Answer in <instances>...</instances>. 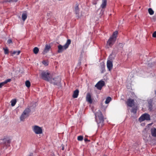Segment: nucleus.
<instances>
[{
    "instance_id": "6ab92c4d",
    "label": "nucleus",
    "mask_w": 156,
    "mask_h": 156,
    "mask_svg": "<svg viewBox=\"0 0 156 156\" xmlns=\"http://www.w3.org/2000/svg\"><path fill=\"white\" fill-rule=\"evenodd\" d=\"M71 40L70 39H68L66 43L64 45V48L67 49L68 48L70 44H71Z\"/></svg>"
},
{
    "instance_id": "ea45409f",
    "label": "nucleus",
    "mask_w": 156,
    "mask_h": 156,
    "mask_svg": "<svg viewBox=\"0 0 156 156\" xmlns=\"http://www.w3.org/2000/svg\"><path fill=\"white\" fill-rule=\"evenodd\" d=\"M6 2H13V0H6Z\"/></svg>"
},
{
    "instance_id": "a211bd4d",
    "label": "nucleus",
    "mask_w": 156,
    "mask_h": 156,
    "mask_svg": "<svg viewBox=\"0 0 156 156\" xmlns=\"http://www.w3.org/2000/svg\"><path fill=\"white\" fill-rule=\"evenodd\" d=\"M151 133L152 136L156 137V129L154 127L151 128Z\"/></svg>"
},
{
    "instance_id": "bb28decb",
    "label": "nucleus",
    "mask_w": 156,
    "mask_h": 156,
    "mask_svg": "<svg viewBox=\"0 0 156 156\" xmlns=\"http://www.w3.org/2000/svg\"><path fill=\"white\" fill-rule=\"evenodd\" d=\"M39 51L38 48L37 47H35L33 49V52L35 54H37Z\"/></svg>"
},
{
    "instance_id": "9d476101",
    "label": "nucleus",
    "mask_w": 156,
    "mask_h": 156,
    "mask_svg": "<svg viewBox=\"0 0 156 156\" xmlns=\"http://www.w3.org/2000/svg\"><path fill=\"white\" fill-rule=\"evenodd\" d=\"M78 6V3H76V4L75 6V12L76 15V17H77L78 18L79 17V9Z\"/></svg>"
},
{
    "instance_id": "a18cd8bd",
    "label": "nucleus",
    "mask_w": 156,
    "mask_h": 156,
    "mask_svg": "<svg viewBox=\"0 0 156 156\" xmlns=\"http://www.w3.org/2000/svg\"><path fill=\"white\" fill-rule=\"evenodd\" d=\"M64 148L63 147L62 148V150H64Z\"/></svg>"
},
{
    "instance_id": "39448f33",
    "label": "nucleus",
    "mask_w": 156,
    "mask_h": 156,
    "mask_svg": "<svg viewBox=\"0 0 156 156\" xmlns=\"http://www.w3.org/2000/svg\"><path fill=\"white\" fill-rule=\"evenodd\" d=\"M116 41V40L112 37H110L107 41V44L106 47L109 48V47H112Z\"/></svg>"
},
{
    "instance_id": "6e6552de",
    "label": "nucleus",
    "mask_w": 156,
    "mask_h": 156,
    "mask_svg": "<svg viewBox=\"0 0 156 156\" xmlns=\"http://www.w3.org/2000/svg\"><path fill=\"white\" fill-rule=\"evenodd\" d=\"M127 105L130 107H132L134 105V101L131 98H129L126 103Z\"/></svg>"
},
{
    "instance_id": "e433bc0d",
    "label": "nucleus",
    "mask_w": 156,
    "mask_h": 156,
    "mask_svg": "<svg viewBox=\"0 0 156 156\" xmlns=\"http://www.w3.org/2000/svg\"><path fill=\"white\" fill-rule=\"evenodd\" d=\"M7 43L9 44L12 43V40L11 39H9L7 41Z\"/></svg>"
},
{
    "instance_id": "f3484780",
    "label": "nucleus",
    "mask_w": 156,
    "mask_h": 156,
    "mask_svg": "<svg viewBox=\"0 0 156 156\" xmlns=\"http://www.w3.org/2000/svg\"><path fill=\"white\" fill-rule=\"evenodd\" d=\"M4 142H5L3 144L5 148H6L8 146H10V141L9 140H4Z\"/></svg>"
},
{
    "instance_id": "473e14b6",
    "label": "nucleus",
    "mask_w": 156,
    "mask_h": 156,
    "mask_svg": "<svg viewBox=\"0 0 156 156\" xmlns=\"http://www.w3.org/2000/svg\"><path fill=\"white\" fill-rule=\"evenodd\" d=\"M20 51H14L12 54V55H15L16 54L17 55H18L20 54Z\"/></svg>"
},
{
    "instance_id": "7ed1b4c3",
    "label": "nucleus",
    "mask_w": 156,
    "mask_h": 156,
    "mask_svg": "<svg viewBox=\"0 0 156 156\" xmlns=\"http://www.w3.org/2000/svg\"><path fill=\"white\" fill-rule=\"evenodd\" d=\"M32 129L33 131L36 134H41L42 133V128L37 126L35 125L32 126Z\"/></svg>"
},
{
    "instance_id": "f704fd0d",
    "label": "nucleus",
    "mask_w": 156,
    "mask_h": 156,
    "mask_svg": "<svg viewBox=\"0 0 156 156\" xmlns=\"http://www.w3.org/2000/svg\"><path fill=\"white\" fill-rule=\"evenodd\" d=\"M83 139V136H79L77 137V140L79 141H81Z\"/></svg>"
},
{
    "instance_id": "b1692460",
    "label": "nucleus",
    "mask_w": 156,
    "mask_h": 156,
    "mask_svg": "<svg viewBox=\"0 0 156 156\" xmlns=\"http://www.w3.org/2000/svg\"><path fill=\"white\" fill-rule=\"evenodd\" d=\"M27 116L23 114V113L21 114L20 117V119L21 121H24L25 119L26 118Z\"/></svg>"
},
{
    "instance_id": "2eb2a0df",
    "label": "nucleus",
    "mask_w": 156,
    "mask_h": 156,
    "mask_svg": "<svg viewBox=\"0 0 156 156\" xmlns=\"http://www.w3.org/2000/svg\"><path fill=\"white\" fill-rule=\"evenodd\" d=\"M11 80L10 79H8L3 82L0 83V88H1L4 86L5 84H6L8 82H10Z\"/></svg>"
},
{
    "instance_id": "c9c22d12",
    "label": "nucleus",
    "mask_w": 156,
    "mask_h": 156,
    "mask_svg": "<svg viewBox=\"0 0 156 156\" xmlns=\"http://www.w3.org/2000/svg\"><path fill=\"white\" fill-rule=\"evenodd\" d=\"M42 63L46 66L48 65V62L47 61L45 60L43 61H42Z\"/></svg>"
},
{
    "instance_id": "ddd939ff",
    "label": "nucleus",
    "mask_w": 156,
    "mask_h": 156,
    "mask_svg": "<svg viewBox=\"0 0 156 156\" xmlns=\"http://www.w3.org/2000/svg\"><path fill=\"white\" fill-rule=\"evenodd\" d=\"M64 45L62 46L61 44H59L58 46V53H61L64 50L66 49V48H64Z\"/></svg>"
},
{
    "instance_id": "7c9ffc66",
    "label": "nucleus",
    "mask_w": 156,
    "mask_h": 156,
    "mask_svg": "<svg viewBox=\"0 0 156 156\" xmlns=\"http://www.w3.org/2000/svg\"><path fill=\"white\" fill-rule=\"evenodd\" d=\"M148 11L149 14L150 15H153L154 14V11L151 8H150L148 9Z\"/></svg>"
},
{
    "instance_id": "c85d7f7f",
    "label": "nucleus",
    "mask_w": 156,
    "mask_h": 156,
    "mask_svg": "<svg viewBox=\"0 0 156 156\" xmlns=\"http://www.w3.org/2000/svg\"><path fill=\"white\" fill-rule=\"evenodd\" d=\"M16 99H12L11 101V105L12 106H14L16 104Z\"/></svg>"
},
{
    "instance_id": "c756f323",
    "label": "nucleus",
    "mask_w": 156,
    "mask_h": 156,
    "mask_svg": "<svg viewBox=\"0 0 156 156\" xmlns=\"http://www.w3.org/2000/svg\"><path fill=\"white\" fill-rule=\"evenodd\" d=\"M115 57V56L114 55H113L112 54H111L109 56V60L112 61V60L114 59Z\"/></svg>"
},
{
    "instance_id": "423d86ee",
    "label": "nucleus",
    "mask_w": 156,
    "mask_h": 156,
    "mask_svg": "<svg viewBox=\"0 0 156 156\" xmlns=\"http://www.w3.org/2000/svg\"><path fill=\"white\" fill-rule=\"evenodd\" d=\"M105 84V82L104 81L100 80L95 85V87H96L98 89L101 90L102 87L104 86Z\"/></svg>"
},
{
    "instance_id": "58836bf2",
    "label": "nucleus",
    "mask_w": 156,
    "mask_h": 156,
    "mask_svg": "<svg viewBox=\"0 0 156 156\" xmlns=\"http://www.w3.org/2000/svg\"><path fill=\"white\" fill-rule=\"evenodd\" d=\"M152 37H156V31H155L153 33L152 35Z\"/></svg>"
},
{
    "instance_id": "dca6fc26",
    "label": "nucleus",
    "mask_w": 156,
    "mask_h": 156,
    "mask_svg": "<svg viewBox=\"0 0 156 156\" xmlns=\"http://www.w3.org/2000/svg\"><path fill=\"white\" fill-rule=\"evenodd\" d=\"M31 112V110L29 108H26L24 111L23 113V114L25 115L28 116L29 115V113Z\"/></svg>"
},
{
    "instance_id": "0eeeda50",
    "label": "nucleus",
    "mask_w": 156,
    "mask_h": 156,
    "mask_svg": "<svg viewBox=\"0 0 156 156\" xmlns=\"http://www.w3.org/2000/svg\"><path fill=\"white\" fill-rule=\"evenodd\" d=\"M53 79H54V82L55 83H56V84H54V83H52L53 85H58L61 82V79L58 76H57L55 78H52V76H51V78H50V80H52Z\"/></svg>"
},
{
    "instance_id": "9b49d317",
    "label": "nucleus",
    "mask_w": 156,
    "mask_h": 156,
    "mask_svg": "<svg viewBox=\"0 0 156 156\" xmlns=\"http://www.w3.org/2000/svg\"><path fill=\"white\" fill-rule=\"evenodd\" d=\"M86 101L91 104L92 102V100L91 99V95L90 93H87L86 97Z\"/></svg>"
},
{
    "instance_id": "4468645a",
    "label": "nucleus",
    "mask_w": 156,
    "mask_h": 156,
    "mask_svg": "<svg viewBox=\"0 0 156 156\" xmlns=\"http://www.w3.org/2000/svg\"><path fill=\"white\" fill-rule=\"evenodd\" d=\"M51 47L50 45L46 44L45 45V48L44 49V50L43 51V54H44L47 53L50 50L51 48Z\"/></svg>"
},
{
    "instance_id": "37998d69",
    "label": "nucleus",
    "mask_w": 156,
    "mask_h": 156,
    "mask_svg": "<svg viewBox=\"0 0 156 156\" xmlns=\"http://www.w3.org/2000/svg\"><path fill=\"white\" fill-rule=\"evenodd\" d=\"M47 15L48 16H49L51 15V13H47Z\"/></svg>"
},
{
    "instance_id": "a878e982",
    "label": "nucleus",
    "mask_w": 156,
    "mask_h": 156,
    "mask_svg": "<svg viewBox=\"0 0 156 156\" xmlns=\"http://www.w3.org/2000/svg\"><path fill=\"white\" fill-rule=\"evenodd\" d=\"M112 98L110 97H108L106 99V101H105V103L106 104H108L111 101Z\"/></svg>"
},
{
    "instance_id": "1a4fd4ad",
    "label": "nucleus",
    "mask_w": 156,
    "mask_h": 156,
    "mask_svg": "<svg viewBox=\"0 0 156 156\" xmlns=\"http://www.w3.org/2000/svg\"><path fill=\"white\" fill-rule=\"evenodd\" d=\"M107 66L109 71H111L113 67L112 61L108 60L107 62Z\"/></svg>"
},
{
    "instance_id": "4c0bfd02",
    "label": "nucleus",
    "mask_w": 156,
    "mask_h": 156,
    "mask_svg": "<svg viewBox=\"0 0 156 156\" xmlns=\"http://www.w3.org/2000/svg\"><path fill=\"white\" fill-rule=\"evenodd\" d=\"M131 112L134 114H135L136 112V109L135 108H133L132 109Z\"/></svg>"
},
{
    "instance_id": "2f4dec72",
    "label": "nucleus",
    "mask_w": 156,
    "mask_h": 156,
    "mask_svg": "<svg viewBox=\"0 0 156 156\" xmlns=\"http://www.w3.org/2000/svg\"><path fill=\"white\" fill-rule=\"evenodd\" d=\"M25 85L28 88H29L30 86V83L29 80H27L25 82Z\"/></svg>"
},
{
    "instance_id": "79ce46f5",
    "label": "nucleus",
    "mask_w": 156,
    "mask_h": 156,
    "mask_svg": "<svg viewBox=\"0 0 156 156\" xmlns=\"http://www.w3.org/2000/svg\"><path fill=\"white\" fill-rule=\"evenodd\" d=\"M29 156H33V153H31L30 154Z\"/></svg>"
},
{
    "instance_id": "72a5a7b5",
    "label": "nucleus",
    "mask_w": 156,
    "mask_h": 156,
    "mask_svg": "<svg viewBox=\"0 0 156 156\" xmlns=\"http://www.w3.org/2000/svg\"><path fill=\"white\" fill-rule=\"evenodd\" d=\"M4 52L5 54H8L9 53V49L7 48H3Z\"/></svg>"
},
{
    "instance_id": "aec40b11",
    "label": "nucleus",
    "mask_w": 156,
    "mask_h": 156,
    "mask_svg": "<svg viewBox=\"0 0 156 156\" xmlns=\"http://www.w3.org/2000/svg\"><path fill=\"white\" fill-rule=\"evenodd\" d=\"M79 93V91L78 89L76 90L74 92L73 97L74 98H76L78 97Z\"/></svg>"
},
{
    "instance_id": "c03bdc74",
    "label": "nucleus",
    "mask_w": 156,
    "mask_h": 156,
    "mask_svg": "<svg viewBox=\"0 0 156 156\" xmlns=\"http://www.w3.org/2000/svg\"><path fill=\"white\" fill-rule=\"evenodd\" d=\"M18 0H13V2H16L18 1Z\"/></svg>"
},
{
    "instance_id": "20e7f679",
    "label": "nucleus",
    "mask_w": 156,
    "mask_h": 156,
    "mask_svg": "<svg viewBox=\"0 0 156 156\" xmlns=\"http://www.w3.org/2000/svg\"><path fill=\"white\" fill-rule=\"evenodd\" d=\"M150 120V115L148 113H145L142 115L139 118V120L140 122L146 120L149 121Z\"/></svg>"
},
{
    "instance_id": "4be33fe9",
    "label": "nucleus",
    "mask_w": 156,
    "mask_h": 156,
    "mask_svg": "<svg viewBox=\"0 0 156 156\" xmlns=\"http://www.w3.org/2000/svg\"><path fill=\"white\" fill-rule=\"evenodd\" d=\"M22 20L23 21H25L27 17V14L26 12H24L22 13Z\"/></svg>"
},
{
    "instance_id": "cd10ccee",
    "label": "nucleus",
    "mask_w": 156,
    "mask_h": 156,
    "mask_svg": "<svg viewBox=\"0 0 156 156\" xmlns=\"http://www.w3.org/2000/svg\"><path fill=\"white\" fill-rule=\"evenodd\" d=\"M101 73H103L105 71V65L104 64H102L101 65Z\"/></svg>"
},
{
    "instance_id": "393cba45",
    "label": "nucleus",
    "mask_w": 156,
    "mask_h": 156,
    "mask_svg": "<svg viewBox=\"0 0 156 156\" xmlns=\"http://www.w3.org/2000/svg\"><path fill=\"white\" fill-rule=\"evenodd\" d=\"M123 46V44L122 43H120L117 46V48L118 49V50H121Z\"/></svg>"
},
{
    "instance_id": "5701e85b",
    "label": "nucleus",
    "mask_w": 156,
    "mask_h": 156,
    "mask_svg": "<svg viewBox=\"0 0 156 156\" xmlns=\"http://www.w3.org/2000/svg\"><path fill=\"white\" fill-rule=\"evenodd\" d=\"M118 32L117 31H115V32H114L113 33V34L111 37H112L113 38L116 40V37H117V35L118 34Z\"/></svg>"
},
{
    "instance_id": "a19ab883",
    "label": "nucleus",
    "mask_w": 156,
    "mask_h": 156,
    "mask_svg": "<svg viewBox=\"0 0 156 156\" xmlns=\"http://www.w3.org/2000/svg\"><path fill=\"white\" fill-rule=\"evenodd\" d=\"M84 140L85 142H87V141H90V140H88L87 138H85L84 139Z\"/></svg>"
},
{
    "instance_id": "412c9836",
    "label": "nucleus",
    "mask_w": 156,
    "mask_h": 156,
    "mask_svg": "<svg viewBox=\"0 0 156 156\" xmlns=\"http://www.w3.org/2000/svg\"><path fill=\"white\" fill-rule=\"evenodd\" d=\"M107 5V0H102V3L101 5V7L102 9L105 8Z\"/></svg>"
},
{
    "instance_id": "f8f14e48",
    "label": "nucleus",
    "mask_w": 156,
    "mask_h": 156,
    "mask_svg": "<svg viewBox=\"0 0 156 156\" xmlns=\"http://www.w3.org/2000/svg\"><path fill=\"white\" fill-rule=\"evenodd\" d=\"M153 100L152 99H150L148 101V109L150 111H152L153 109Z\"/></svg>"
},
{
    "instance_id": "f03ea898",
    "label": "nucleus",
    "mask_w": 156,
    "mask_h": 156,
    "mask_svg": "<svg viewBox=\"0 0 156 156\" xmlns=\"http://www.w3.org/2000/svg\"><path fill=\"white\" fill-rule=\"evenodd\" d=\"M41 78L43 80L48 81L51 83H54L56 84V83L54 82V79L50 80L51 75L50 73L48 70H42L40 75Z\"/></svg>"
},
{
    "instance_id": "f257e3e1",
    "label": "nucleus",
    "mask_w": 156,
    "mask_h": 156,
    "mask_svg": "<svg viewBox=\"0 0 156 156\" xmlns=\"http://www.w3.org/2000/svg\"><path fill=\"white\" fill-rule=\"evenodd\" d=\"M95 118L98 126L101 127L104 124V118L100 110H98L95 113Z\"/></svg>"
}]
</instances>
